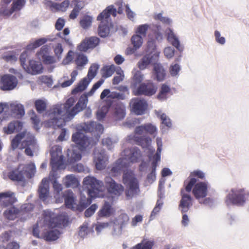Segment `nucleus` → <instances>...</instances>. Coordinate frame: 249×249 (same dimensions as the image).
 <instances>
[{"mask_svg": "<svg viewBox=\"0 0 249 249\" xmlns=\"http://www.w3.org/2000/svg\"><path fill=\"white\" fill-rule=\"evenodd\" d=\"M103 82L104 81L101 80L94 84L89 92L81 96L77 103L72 108L76 101L73 97L69 98L65 104L56 105L52 108L48 114V127L53 125L59 127L63 126L65 122L72 119L77 113L86 108L88 97L92 96Z\"/></svg>", "mask_w": 249, "mask_h": 249, "instance_id": "1", "label": "nucleus"}, {"mask_svg": "<svg viewBox=\"0 0 249 249\" xmlns=\"http://www.w3.org/2000/svg\"><path fill=\"white\" fill-rule=\"evenodd\" d=\"M84 191L88 195L87 198L81 194L79 204H77V210L82 211L91 203V198L103 196L102 191L104 189L103 182L92 176L86 177L83 180Z\"/></svg>", "mask_w": 249, "mask_h": 249, "instance_id": "2", "label": "nucleus"}, {"mask_svg": "<svg viewBox=\"0 0 249 249\" xmlns=\"http://www.w3.org/2000/svg\"><path fill=\"white\" fill-rule=\"evenodd\" d=\"M72 140L77 144V147L67 151L68 160L70 162H74L81 159L80 151L93 145V142L82 132H77L72 136Z\"/></svg>", "mask_w": 249, "mask_h": 249, "instance_id": "3", "label": "nucleus"}, {"mask_svg": "<svg viewBox=\"0 0 249 249\" xmlns=\"http://www.w3.org/2000/svg\"><path fill=\"white\" fill-rule=\"evenodd\" d=\"M68 222L64 214H56L48 211V241H55L61 234L57 228L65 226Z\"/></svg>", "mask_w": 249, "mask_h": 249, "instance_id": "4", "label": "nucleus"}, {"mask_svg": "<svg viewBox=\"0 0 249 249\" xmlns=\"http://www.w3.org/2000/svg\"><path fill=\"white\" fill-rule=\"evenodd\" d=\"M111 15L113 17L116 16V9L113 5L108 6L97 17V20L101 21L98 27V34L102 37H106L109 34L111 23L109 21V18Z\"/></svg>", "mask_w": 249, "mask_h": 249, "instance_id": "5", "label": "nucleus"}, {"mask_svg": "<svg viewBox=\"0 0 249 249\" xmlns=\"http://www.w3.org/2000/svg\"><path fill=\"white\" fill-rule=\"evenodd\" d=\"M51 156V165L52 171L50 173V176L54 177L55 172L58 169L64 168V157L62 154L61 147L57 145L53 146L50 151Z\"/></svg>", "mask_w": 249, "mask_h": 249, "instance_id": "6", "label": "nucleus"}, {"mask_svg": "<svg viewBox=\"0 0 249 249\" xmlns=\"http://www.w3.org/2000/svg\"><path fill=\"white\" fill-rule=\"evenodd\" d=\"M123 181L126 186L125 194L128 198H131L138 194L139 191L138 182L132 171L124 172Z\"/></svg>", "mask_w": 249, "mask_h": 249, "instance_id": "7", "label": "nucleus"}, {"mask_svg": "<svg viewBox=\"0 0 249 249\" xmlns=\"http://www.w3.org/2000/svg\"><path fill=\"white\" fill-rule=\"evenodd\" d=\"M247 195V193L243 189L233 188L226 196L225 203L227 206H242L245 203V196Z\"/></svg>", "mask_w": 249, "mask_h": 249, "instance_id": "8", "label": "nucleus"}, {"mask_svg": "<svg viewBox=\"0 0 249 249\" xmlns=\"http://www.w3.org/2000/svg\"><path fill=\"white\" fill-rule=\"evenodd\" d=\"M77 129L78 132H81V131H83L85 132L96 133L95 134V138L94 140L87 136L89 140L93 141L94 144L96 141H98L100 135L103 132L104 127L101 124L95 122H90L89 123H84L80 126H78Z\"/></svg>", "mask_w": 249, "mask_h": 249, "instance_id": "9", "label": "nucleus"}, {"mask_svg": "<svg viewBox=\"0 0 249 249\" xmlns=\"http://www.w3.org/2000/svg\"><path fill=\"white\" fill-rule=\"evenodd\" d=\"M99 69V66L93 64L89 68L87 77L83 78L77 87L72 90V94H75L78 92L84 90L88 87L91 80L96 75L97 71Z\"/></svg>", "mask_w": 249, "mask_h": 249, "instance_id": "10", "label": "nucleus"}, {"mask_svg": "<svg viewBox=\"0 0 249 249\" xmlns=\"http://www.w3.org/2000/svg\"><path fill=\"white\" fill-rule=\"evenodd\" d=\"M156 140L158 148L156 153L152 158H151V154L153 153L155 151V149L150 146L151 142V138L149 137H146L144 139H142L139 142V144L141 145L143 147L147 148L148 150L150 152V154L148 155L149 159H155L156 160H160V153L162 149V141L161 139L159 138H158Z\"/></svg>", "mask_w": 249, "mask_h": 249, "instance_id": "11", "label": "nucleus"}, {"mask_svg": "<svg viewBox=\"0 0 249 249\" xmlns=\"http://www.w3.org/2000/svg\"><path fill=\"white\" fill-rule=\"evenodd\" d=\"M25 140L22 142L20 149H25V153L30 157L33 156V153L37 149V145L34 139L33 135L26 131Z\"/></svg>", "mask_w": 249, "mask_h": 249, "instance_id": "12", "label": "nucleus"}, {"mask_svg": "<svg viewBox=\"0 0 249 249\" xmlns=\"http://www.w3.org/2000/svg\"><path fill=\"white\" fill-rule=\"evenodd\" d=\"M157 90L156 86L151 81L148 80L146 83H142L139 87L133 91L134 95L139 96L143 95L151 96L155 94Z\"/></svg>", "mask_w": 249, "mask_h": 249, "instance_id": "13", "label": "nucleus"}, {"mask_svg": "<svg viewBox=\"0 0 249 249\" xmlns=\"http://www.w3.org/2000/svg\"><path fill=\"white\" fill-rule=\"evenodd\" d=\"M33 234L39 238H42L47 241V217L44 213L43 217L39 218L36 224L34 227Z\"/></svg>", "mask_w": 249, "mask_h": 249, "instance_id": "14", "label": "nucleus"}, {"mask_svg": "<svg viewBox=\"0 0 249 249\" xmlns=\"http://www.w3.org/2000/svg\"><path fill=\"white\" fill-rule=\"evenodd\" d=\"M121 156L122 158H126L128 164L130 162H136L142 160L141 152L136 147L124 150L122 152Z\"/></svg>", "mask_w": 249, "mask_h": 249, "instance_id": "15", "label": "nucleus"}, {"mask_svg": "<svg viewBox=\"0 0 249 249\" xmlns=\"http://www.w3.org/2000/svg\"><path fill=\"white\" fill-rule=\"evenodd\" d=\"M94 161L97 169H104L108 163V156L104 150H95Z\"/></svg>", "mask_w": 249, "mask_h": 249, "instance_id": "16", "label": "nucleus"}, {"mask_svg": "<svg viewBox=\"0 0 249 249\" xmlns=\"http://www.w3.org/2000/svg\"><path fill=\"white\" fill-rule=\"evenodd\" d=\"M105 181L110 195L118 196L123 193L124 187L121 184L117 183L110 177H107L105 179Z\"/></svg>", "mask_w": 249, "mask_h": 249, "instance_id": "17", "label": "nucleus"}, {"mask_svg": "<svg viewBox=\"0 0 249 249\" xmlns=\"http://www.w3.org/2000/svg\"><path fill=\"white\" fill-rule=\"evenodd\" d=\"M26 0H14L9 8L4 6L1 7L0 13L4 16L9 17L14 12L20 11L24 6Z\"/></svg>", "mask_w": 249, "mask_h": 249, "instance_id": "18", "label": "nucleus"}, {"mask_svg": "<svg viewBox=\"0 0 249 249\" xmlns=\"http://www.w3.org/2000/svg\"><path fill=\"white\" fill-rule=\"evenodd\" d=\"M17 78L10 74H5L1 78L0 88L2 90H10L13 89L17 85Z\"/></svg>", "mask_w": 249, "mask_h": 249, "instance_id": "19", "label": "nucleus"}, {"mask_svg": "<svg viewBox=\"0 0 249 249\" xmlns=\"http://www.w3.org/2000/svg\"><path fill=\"white\" fill-rule=\"evenodd\" d=\"M134 112L137 115H141L144 113L147 107V102L143 99L135 98L130 102Z\"/></svg>", "mask_w": 249, "mask_h": 249, "instance_id": "20", "label": "nucleus"}, {"mask_svg": "<svg viewBox=\"0 0 249 249\" xmlns=\"http://www.w3.org/2000/svg\"><path fill=\"white\" fill-rule=\"evenodd\" d=\"M208 185L206 182H200L196 183L193 189V193L195 198L199 201L207 195Z\"/></svg>", "mask_w": 249, "mask_h": 249, "instance_id": "21", "label": "nucleus"}, {"mask_svg": "<svg viewBox=\"0 0 249 249\" xmlns=\"http://www.w3.org/2000/svg\"><path fill=\"white\" fill-rule=\"evenodd\" d=\"M128 166V162L126 158H120L112 165L109 174L112 176H117L120 174L124 168Z\"/></svg>", "mask_w": 249, "mask_h": 249, "instance_id": "22", "label": "nucleus"}, {"mask_svg": "<svg viewBox=\"0 0 249 249\" xmlns=\"http://www.w3.org/2000/svg\"><path fill=\"white\" fill-rule=\"evenodd\" d=\"M8 110L10 115L15 118H20L25 115L24 107L18 102L9 103Z\"/></svg>", "mask_w": 249, "mask_h": 249, "instance_id": "23", "label": "nucleus"}, {"mask_svg": "<svg viewBox=\"0 0 249 249\" xmlns=\"http://www.w3.org/2000/svg\"><path fill=\"white\" fill-rule=\"evenodd\" d=\"M182 198L179 205V208L182 213H186L192 206V198L190 195L185 193L184 190L181 192Z\"/></svg>", "mask_w": 249, "mask_h": 249, "instance_id": "24", "label": "nucleus"}, {"mask_svg": "<svg viewBox=\"0 0 249 249\" xmlns=\"http://www.w3.org/2000/svg\"><path fill=\"white\" fill-rule=\"evenodd\" d=\"M158 57V54L156 53L145 55L138 63L139 69L141 70L145 69L149 64L155 63L157 61Z\"/></svg>", "mask_w": 249, "mask_h": 249, "instance_id": "25", "label": "nucleus"}, {"mask_svg": "<svg viewBox=\"0 0 249 249\" xmlns=\"http://www.w3.org/2000/svg\"><path fill=\"white\" fill-rule=\"evenodd\" d=\"M16 201L14 194L10 191L0 193V203L3 206L12 205Z\"/></svg>", "mask_w": 249, "mask_h": 249, "instance_id": "26", "label": "nucleus"}, {"mask_svg": "<svg viewBox=\"0 0 249 249\" xmlns=\"http://www.w3.org/2000/svg\"><path fill=\"white\" fill-rule=\"evenodd\" d=\"M24 172V171L20 166L18 169L10 172L8 176L9 178L13 181L23 182L25 181V176Z\"/></svg>", "mask_w": 249, "mask_h": 249, "instance_id": "27", "label": "nucleus"}, {"mask_svg": "<svg viewBox=\"0 0 249 249\" xmlns=\"http://www.w3.org/2000/svg\"><path fill=\"white\" fill-rule=\"evenodd\" d=\"M74 194L68 190L65 195V203L66 206L73 210H77V204L76 203Z\"/></svg>", "mask_w": 249, "mask_h": 249, "instance_id": "28", "label": "nucleus"}, {"mask_svg": "<svg viewBox=\"0 0 249 249\" xmlns=\"http://www.w3.org/2000/svg\"><path fill=\"white\" fill-rule=\"evenodd\" d=\"M23 124L19 121H14L10 123L7 127L4 128L5 133L10 134L15 131L18 132L21 130Z\"/></svg>", "mask_w": 249, "mask_h": 249, "instance_id": "29", "label": "nucleus"}, {"mask_svg": "<svg viewBox=\"0 0 249 249\" xmlns=\"http://www.w3.org/2000/svg\"><path fill=\"white\" fill-rule=\"evenodd\" d=\"M165 34L167 36L168 41L170 42L173 46L180 51V42L178 37L173 32V31L170 28H167L165 31Z\"/></svg>", "mask_w": 249, "mask_h": 249, "instance_id": "30", "label": "nucleus"}, {"mask_svg": "<svg viewBox=\"0 0 249 249\" xmlns=\"http://www.w3.org/2000/svg\"><path fill=\"white\" fill-rule=\"evenodd\" d=\"M38 194L40 200L46 204L47 202V178H44L42 179L38 187Z\"/></svg>", "mask_w": 249, "mask_h": 249, "instance_id": "31", "label": "nucleus"}, {"mask_svg": "<svg viewBox=\"0 0 249 249\" xmlns=\"http://www.w3.org/2000/svg\"><path fill=\"white\" fill-rule=\"evenodd\" d=\"M143 75L139 71H136L133 73L132 81L131 84L132 91L139 87V85L142 83L141 82L143 80Z\"/></svg>", "mask_w": 249, "mask_h": 249, "instance_id": "32", "label": "nucleus"}, {"mask_svg": "<svg viewBox=\"0 0 249 249\" xmlns=\"http://www.w3.org/2000/svg\"><path fill=\"white\" fill-rule=\"evenodd\" d=\"M69 4L70 2L68 0H64L60 4L48 1V6H49L52 10H54L57 11L64 12L66 11Z\"/></svg>", "mask_w": 249, "mask_h": 249, "instance_id": "33", "label": "nucleus"}, {"mask_svg": "<svg viewBox=\"0 0 249 249\" xmlns=\"http://www.w3.org/2000/svg\"><path fill=\"white\" fill-rule=\"evenodd\" d=\"M93 231V227H89L88 221H85L83 224L79 227V235L80 237L84 238Z\"/></svg>", "mask_w": 249, "mask_h": 249, "instance_id": "34", "label": "nucleus"}, {"mask_svg": "<svg viewBox=\"0 0 249 249\" xmlns=\"http://www.w3.org/2000/svg\"><path fill=\"white\" fill-rule=\"evenodd\" d=\"M43 67L40 62L34 60L29 61V71L32 74H37L42 72Z\"/></svg>", "mask_w": 249, "mask_h": 249, "instance_id": "35", "label": "nucleus"}, {"mask_svg": "<svg viewBox=\"0 0 249 249\" xmlns=\"http://www.w3.org/2000/svg\"><path fill=\"white\" fill-rule=\"evenodd\" d=\"M154 72L158 81H162L165 76V70L160 64H155Z\"/></svg>", "mask_w": 249, "mask_h": 249, "instance_id": "36", "label": "nucleus"}, {"mask_svg": "<svg viewBox=\"0 0 249 249\" xmlns=\"http://www.w3.org/2000/svg\"><path fill=\"white\" fill-rule=\"evenodd\" d=\"M64 184L66 187H75L78 183L77 178L73 175H69L64 178L63 180Z\"/></svg>", "mask_w": 249, "mask_h": 249, "instance_id": "37", "label": "nucleus"}, {"mask_svg": "<svg viewBox=\"0 0 249 249\" xmlns=\"http://www.w3.org/2000/svg\"><path fill=\"white\" fill-rule=\"evenodd\" d=\"M75 62L77 65V68L79 70L82 69V67L88 62L87 57L84 54L78 53H76Z\"/></svg>", "mask_w": 249, "mask_h": 249, "instance_id": "38", "label": "nucleus"}, {"mask_svg": "<svg viewBox=\"0 0 249 249\" xmlns=\"http://www.w3.org/2000/svg\"><path fill=\"white\" fill-rule=\"evenodd\" d=\"M114 115L118 120L123 119L125 115V107L122 104H117L114 107Z\"/></svg>", "mask_w": 249, "mask_h": 249, "instance_id": "39", "label": "nucleus"}, {"mask_svg": "<svg viewBox=\"0 0 249 249\" xmlns=\"http://www.w3.org/2000/svg\"><path fill=\"white\" fill-rule=\"evenodd\" d=\"M19 210L14 207H11L5 210L4 212V217L9 220H13L17 216Z\"/></svg>", "mask_w": 249, "mask_h": 249, "instance_id": "40", "label": "nucleus"}, {"mask_svg": "<svg viewBox=\"0 0 249 249\" xmlns=\"http://www.w3.org/2000/svg\"><path fill=\"white\" fill-rule=\"evenodd\" d=\"M24 174L28 178H32L35 176L36 168L34 163H31L25 165L23 168Z\"/></svg>", "mask_w": 249, "mask_h": 249, "instance_id": "41", "label": "nucleus"}, {"mask_svg": "<svg viewBox=\"0 0 249 249\" xmlns=\"http://www.w3.org/2000/svg\"><path fill=\"white\" fill-rule=\"evenodd\" d=\"M26 131L19 133L12 140L11 142V148L13 150H15L18 147L20 141L25 138Z\"/></svg>", "mask_w": 249, "mask_h": 249, "instance_id": "42", "label": "nucleus"}, {"mask_svg": "<svg viewBox=\"0 0 249 249\" xmlns=\"http://www.w3.org/2000/svg\"><path fill=\"white\" fill-rule=\"evenodd\" d=\"M124 77L123 71L120 68H118L116 71V75L112 80V84L114 85L119 84L124 80Z\"/></svg>", "mask_w": 249, "mask_h": 249, "instance_id": "43", "label": "nucleus"}, {"mask_svg": "<svg viewBox=\"0 0 249 249\" xmlns=\"http://www.w3.org/2000/svg\"><path fill=\"white\" fill-rule=\"evenodd\" d=\"M154 243L151 241L143 240L142 242L137 244L131 249H152Z\"/></svg>", "mask_w": 249, "mask_h": 249, "instance_id": "44", "label": "nucleus"}, {"mask_svg": "<svg viewBox=\"0 0 249 249\" xmlns=\"http://www.w3.org/2000/svg\"><path fill=\"white\" fill-rule=\"evenodd\" d=\"M152 160V167L151 173L148 175L147 179L149 181H153L156 179V169L157 166V163L160 160H156L155 159H151Z\"/></svg>", "mask_w": 249, "mask_h": 249, "instance_id": "45", "label": "nucleus"}, {"mask_svg": "<svg viewBox=\"0 0 249 249\" xmlns=\"http://www.w3.org/2000/svg\"><path fill=\"white\" fill-rule=\"evenodd\" d=\"M170 91V88L166 84H163L161 86L160 93L158 95V98L160 100H164L167 98V94Z\"/></svg>", "mask_w": 249, "mask_h": 249, "instance_id": "46", "label": "nucleus"}, {"mask_svg": "<svg viewBox=\"0 0 249 249\" xmlns=\"http://www.w3.org/2000/svg\"><path fill=\"white\" fill-rule=\"evenodd\" d=\"M37 58L45 64L47 63V45L43 46L36 53Z\"/></svg>", "mask_w": 249, "mask_h": 249, "instance_id": "47", "label": "nucleus"}, {"mask_svg": "<svg viewBox=\"0 0 249 249\" xmlns=\"http://www.w3.org/2000/svg\"><path fill=\"white\" fill-rule=\"evenodd\" d=\"M47 41L45 38H41L38 39L33 42H32L28 44L27 46V50H34L40 46L44 44Z\"/></svg>", "mask_w": 249, "mask_h": 249, "instance_id": "48", "label": "nucleus"}, {"mask_svg": "<svg viewBox=\"0 0 249 249\" xmlns=\"http://www.w3.org/2000/svg\"><path fill=\"white\" fill-rule=\"evenodd\" d=\"M116 71L115 66L114 65L104 67L102 70V76L104 78L109 77L111 76Z\"/></svg>", "mask_w": 249, "mask_h": 249, "instance_id": "49", "label": "nucleus"}, {"mask_svg": "<svg viewBox=\"0 0 249 249\" xmlns=\"http://www.w3.org/2000/svg\"><path fill=\"white\" fill-rule=\"evenodd\" d=\"M131 40L133 46L136 49L140 48L143 43L142 36L139 35H133L131 37Z\"/></svg>", "mask_w": 249, "mask_h": 249, "instance_id": "50", "label": "nucleus"}, {"mask_svg": "<svg viewBox=\"0 0 249 249\" xmlns=\"http://www.w3.org/2000/svg\"><path fill=\"white\" fill-rule=\"evenodd\" d=\"M111 213V205L109 202L105 201L104 205L99 212V215L108 216Z\"/></svg>", "mask_w": 249, "mask_h": 249, "instance_id": "51", "label": "nucleus"}, {"mask_svg": "<svg viewBox=\"0 0 249 249\" xmlns=\"http://www.w3.org/2000/svg\"><path fill=\"white\" fill-rule=\"evenodd\" d=\"M156 114L158 117H160L162 124H165L167 127H170L172 125L170 119L164 113H162L161 111H156Z\"/></svg>", "mask_w": 249, "mask_h": 249, "instance_id": "52", "label": "nucleus"}, {"mask_svg": "<svg viewBox=\"0 0 249 249\" xmlns=\"http://www.w3.org/2000/svg\"><path fill=\"white\" fill-rule=\"evenodd\" d=\"M154 18L155 20H160L162 23L167 25H170L172 22V20L170 18L166 17L163 16V14L162 13L155 14L154 16Z\"/></svg>", "mask_w": 249, "mask_h": 249, "instance_id": "53", "label": "nucleus"}, {"mask_svg": "<svg viewBox=\"0 0 249 249\" xmlns=\"http://www.w3.org/2000/svg\"><path fill=\"white\" fill-rule=\"evenodd\" d=\"M53 51L57 60H60L62 58V53L63 52V48L62 44L60 43H55L53 45Z\"/></svg>", "mask_w": 249, "mask_h": 249, "instance_id": "54", "label": "nucleus"}, {"mask_svg": "<svg viewBox=\"0 0 249 249\" xmlns=\"http://www.w3.org/2000/svg\"><path fill=\"white\" fill-rule=\"evenodd\" d=\"M92 21V18L89 16H84L80 21V25L84 29L89 28L91 25Z\"/></svg>", "mask_w": 249, "mask_h": 249, "instance_id": "55", "label": "nucleus"}, {"mask_svg": "<svg viewBox=\"0 0 249 249\" xmlns=\"http://www.w3.org/2000/svg\"><path fill=\"white\" fill-rule=\"evenodd\" d=\"M162 205H163L162 201L160 199H158L157 202L156 206L155 207V208H154V209L153 210V211L151 213V215H150L151 219H153L154 218V217L156 216V215L157 214L159 213V212L160 211V210L162 206Z\"/></svg>", "mask_w": 249, "mask_h": 249, "instance_id": "56", "label": "nucleus"}, {"mask_svg": "<svg viewBox=\"0 0 249 249\" xmlns=\"http://www.w3.org/2000/svg\"><path fill=\"white\" fill-rule=\"evenodd\" d=\"M148 27L147 24H142L139 26L136 30L137 35L142 36V37L145 36Z\"/></svg>", "mask_w": 249, "mask_h": 249, "instance_id": "57", "label": "nucleus"}, {"mask_svg": "<svg viewBox=\"0 0 249 249\" xmlns=\"http://www.w3.org/2000/svg\"><path fill=\"white\" fill-rule=\"evenodd\" d=\"M113 230L112 232V234L114 236H119L122 233V229L124 228L120 224L113 223Z\"/></svg>", "mask_w": 249, "mask_h": 249, "instance_id": "58", "label": "nucleus"}, {"mask_svg": "<svg viewBox=\"0 0 249 249\" xmlns=\"http://www.w3.org/2000/svg\"><path fill=\"white\" fill-rule=\"evenodd\" d=\"M74 53L71 51L70 50L66 55L65 57L64 58L62 64L64 65L69 64L71 62L73 61L74 58Z\"/></svg>", "mask_w": 249, "mask_h": 249, "instance_id": "59", "label": "nucleus"}, {"mask_svg": "<svg viewBox=\"0 0 249 249\" xmlns=\"http://www.w3.org/2000/svg\"><path fill=\"white\" fill-rule=\"evenodd\" d=\"M35 106L37 111L41 113L46 108V103L42 100H37L35 102Z\"/></svg>", "mask_w": 249, "mask_h": 249, "instance_id": "60", "label": "nucleus"}, {"mask_svg": "<svg viewBox=\"0 0 249 249\" xmlns=\"http://www.w3.org/2000/svg\"><path fill=\"white\" fill-rule=\"evenodd\" d=\"M78 50L81 52H86L88 50L91 49L87 39H84L77 47Z\"/></svg>", "mask_w": 249, "mask_h": 249, "instance_id": "61", "label": "nucleus"}, {"mask_svg": "<svg viewBox=\"0 0 249 249\" xmlns=\"http://www.w3.org/2000/svg\"><path fill=\"white\" fill-rule=\"evenodd\" d=\"M74 170L78 172H84L88 173L89 172V169L87 166H84L81 163H78L73 166Z\"/></svg>", "mask_w": 249, "mask_h": 249, "instance_id": "62", "label": "nucleus"}, {"mask_svg": "<svg viewBox=\"0 0 249 249\" xmlns=\"http://www.w3.org/2000/svg\"><path fill=\"white\" fill-rule=\"evenodd\" d=\"M180 70V67L178 64L171 65L170 67V73L173 76H175L178 75L179 71Z\"/></svg>", "mask_w": 249, "mask_h": 249, "instance_id": "63", "label": "nucleus"}, {"mask_svg": "<svg viewBox=\"0 0 249 249\" xmlns=\"http://www.w3.org/2000/svg\"><path fill=\"white\" fill-rule=\"evenodd\" d=\"M3 249H19V244L16 241H12L8 243L5 246L2 247Z\"/></svg>", "mask_w": 249, "mask_h": 249, "instance_id": "64", "label": "nucleus"}]
</instances>
